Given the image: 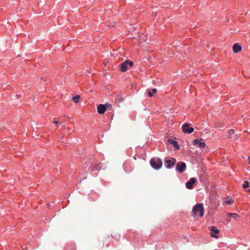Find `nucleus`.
<instances>
[{"instance_id": "obj_23", "label": "nucleus", "mask_w": 250, "mask_h": 250, "mask_svg": "<svg viewBox=\"0 0 250 250\" xmlns=\"http://www.w3.org/2000/svg\"><path fill=\"white\" fill-rule=\"evenodd\" d=\"M249 164H250V161H249Z\"/></svg>"}, {"instance_id": "obj_24", "label": "nucleus", "mask_w": 250, "mask_h": 250, "mask_svg": "<svg viewBox=\"0 0 250 250\" xmlns=\"http://www.w3.org/2000/svg\"><path fill=\"white\" fill-rule=\"evenodd\" d=\"M250 192V189L249 190Z\"/></svg>"}, {"instance_id": "obj_11", "label": "nucleus", "mask_w": 250, "mask_h": 250, "mask_svg": "<svg viewBox=\"0 0 250 250\" xmlns=\"http://www.w3.org/2000/svg\"><path fill=\"white\" fill-rule=\"evenodd\" d=\"M202 139H195L193 142L194 146H197L200 148L203 147V142H202Z\"/></svg>"}, {"instance_id": "obj_9", "label": "nucleus", "mask_w": 250, "mask_h": 250, "mask_svg": "<svg viewBox=\"0 0 250 250\" xmlns=\"http://www.w3.org/2000/svg\"><path fill=\"white\" fill-rule=\"evenodd\" d=\"M242 46L241 45L238 43H235L232 46V50L234 53H238L242 50Z\"/></svg>"}, {"instance_id": "obj_18", "label": "nucleus", "mask_w": 250, "mask_h": 250, "mask_svg": "<svg viewBox=\"0 0 250 250\" xmlns=\"http://www.w3.org/2000/svg\"><path fill=\"white\" fill-rule=\"evenodd\" d=\"M243 188L244 189H246L249 187V182L248 181H245L244 184H243Z\"/></svg>"}, {"instance_id": "obj_2", "label": "nucleus", "mask_w": 250, "mask_h": 250, "mask_svg": "<svg viewBox=\"0 0 250 250\" xmlns=\"http://www.w3.org/2000/svg\"><path fill=\"white\" fill-rule=\"evenodd\" d=\"M150 164L153 168L159 169L162 167L163 162L161 159L159 158H154L150 160Z\"/></svg>"}, {"instance_id": "obj_7", "label": "nucleus", "mask_w": 250, "mask_h": 250, "mask_svg": "<svg viewBox=\"0 0 250 250\" xmlns=\"http://www.w3.org/2000/svg\"><path fill=\"white\" fill-rule=\"evenodd\" d=\"M186 168V164L184 162H179L176 165V169L180 173H182L185 171Z\"/></svg>"}, {"instance_id": "obj_5", "label": "nucleus", "mask_w": 250, "mask_h": 250, "mask_svg": "<svg viewBox=\"0 0 250 250\" xmlns=\"http://www.w3.org/2000/svg\"><path fill=\"white\" fill-rule=\"evenodd\" d=\"M182 130L184 133L190 134L192 133L194 129L192 127L189 126V124L188 123L184 124L182 126Z\"/></svg>"}, {"instance_id": "obj_6", "label": "nucleus", "mask_w": 250, "mask_h": 250, "mask_svg": "<svg viewBox=\"0 0 250 250\" xmlns=\"http://www.w3.org/2000/svg\"><path fill=\"white\" fill-rule=\"evenodd\" d=\"M176 160L174 158H170L165 160L166 167L167 168H171L176 164Z\"/></svg>"}, {"instance_id": "obj_3", "label": "nucleus", "mask_w": 250, "mask_h": 250, "mask_svg": "<svg viewBox=\"0 0 250 250\" xmlns=\"http://www.w3.org/2000/svg\"><path fill=\"white\" fill-rule=\"evenodd\" d=\"M210 231V236L215 239H218L219 236L217 235L220 233V230L215 226H210L208 227Z\"/></svg>"}, {"instance_id": "obj_4", "label": "nucleus", "mask_w": 250, "mask_h": 250, "mask_svg": "<svg viewBox=\"0 0 250 250\" xmlns=\"http://www.w3.org/2000/svg\"><path fill=\"white\" fill-rule=\"evenodd\" d=\"M132 67L133 65V62L129 60H126L124 62L121 64V70L123 72H125L127 71L128 69V66Z\"/></svg>"}, {"instance_id": "obj_17", "label": "nucleus", "mask_w": 250, "mask_h": 250, "mask_svg": "<svg viewBox=\"0 0 250 250\" xmlns=\"http://www.w3.org/2000/svg\"><path fill=\"white\" fill-rule=\"evenodd\" d=\"M80 96L76 95V96L72 98V100L75 103H78L80 99Z\"/></svg>"}, {"instance_id": "obj_15", "label": "nucleus", "mask_w": 250, "mask_h": 250, "mask_svg": "<svg viewBox=\"0 0 250 250\" xmlns=\"http://www.w3.org/2000/svg\"><path fill=\"white\" fill-rule=\"evenodd\" d=\"M156 92H157V89H156V88L152 89V91H150V90H149L148 91V94L149 97H152L153 96V95L154 93H155Z\"/></svg>"}, {"instance_id": "obj_20", "label": "nucleus", "mask_w": 250, "mask_h": 250, "mask_svg": "<svg viewBox=\"0 0 250 250\" xmlns=\"http://www.w3.org/2000/svg\"><path fill=\"white\" fill-rule=\"evenodd\" d=\"M53 123L55 124L56 125H58L59 124V122L57 121H54Z\"/></svg>"}, {"instance_id": "obj_8", "label": "nucleus", "mask_w": 250, "mask_h": 250, "mask_svg": "<svg viewBox=\"0 0 250 250\" xmlns=\"http://www.w3.org/2000/svg\"><path fill=\"white\" fill-rule=\"evenodd\" d=\"M197 180L195 178H191L186 184V187L188 189H192L193 188V184L196 182Z\"/></svg>"}, {"instance_id": "obj_13", "label": "nucleus", "mask_w": 250, "mask_h": 250, "mask_svg": "<svg viewBox=\"0 0 250 250\" xmlns=\"http://www.w3.org/2000/svg\"><path fill=\"white\" fill-rule=\"evenodd\" d=\"M234 201L231 198V197L228 196L226 197L225 202L228 205H231L234 202Z\"/></svg>"}, {"instance_id": "obj_12", "label": "nucleus", "mask_w": 250, "mask_h": 250, "mask_svg": "<svg viewBox=\"0 0 250 250\" xmlns=\"http://www.w3.org/2000/svg\"><path fill=\"white\" fill-rule=\"evenodd\" d=\"M168 142L170 144L173 145V146H174V147L176 148V149H179L180 148L178 143L176 141H175L172 139H168Z\"/></svg>"}, {"instance_id": "obj_16", "label": "nucleus", "mask_w": 250, "mask_h": 250, "mask_svg": "<svg viewBox=\"0 0 250 250\" xmlns=\"http://www.w3.org/2000/svg\"><path fill=\"white\" fill-rule=\"evenodd\" d=\"M235 132V131L234 129H229L228 131H227V136H228V138H230L231 137V135H232V134H233Z\"/></svg>"}, {"instance_id": "obj_22", "label": "nucleus", "mask_w": 250, "mask_h": 250, "mask_svg": "<svg viewBox=\"0 0 250 250\" xmlns=\"http://www.w3.org/2000/svg\"><path fill=\"white\" fill-rule=\"evenodd\" d=\"M62 122H64V120H62Z\"/></svg>"}, {"instance_id": "obj_19", "label": "nucleus", "mask_w": 250, "mask_h": 250, "mask_svg": "<svg viewBox=\"0 0 250 250\" xmlns=\"http://www.w3.org/2000/svg\"><path fill=\"white\" fill-rule=\"evenodd\" d=\"M104 105L105 106V109L111 110L112 108L111 105L110 104H106Z\"/></svg>"}, {"instance_id": "obj_10", "label": "nucleus", "mask_w": 250, "mask_h": 250, "mask_svg": "<svg viewBox=\"0 0 250 250\" xmlns=\"http://www.w3.org/2000/svg\"><path fill=\"white\" fill-rule=\"evenodd\" d=\"M105 110V106L104 104H99L97 106V111L100 114H103L104 113Z\"/></svg>"}, {"instance_id": "obj_1", "label": "nucleus", "mask_w": 250, "mask_h": 250, "mask_svg": "<svg viewBox=\"0 0 250 250\" xmlns=\"http://www.w3.org/2000/svg\"><path fill=\"white\" fill-rule=\"evenodd\" d=\"M191 216L194 218L203 216V204H197L193 208Z\"/></svg>"}, {"instance_id": "obj_14", "label": "nucleus", "mask_w": 250, "mask_h": 250, "mask_svg": "<svg viewBox=\"0 0 250 250\" xmlns=\"http://www.w3.org/2000/svg\"><path fill=\"white\" fill-rule=\"evenodd\" d=\"M227 216L229 217H232L234 219H236L239 217V215L236 213H228Z\"/></svg>"}, {"instance_id": "obj_21", "label": "nucleus", "mask_w": 250, "mask_h": 250, "mask_svg": "<svg viewBox=\"0 0 250 250\" xmlns=\"http://www.w3.org/2000/svg\"><path fill=\"white\" fill-rule=\"evenodd\" d=\"M204 148H205V146H206V144H205V143H204Z\"/></svg>"}]
</instances>
